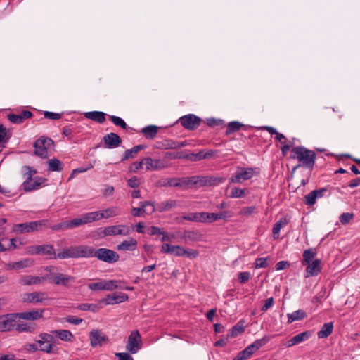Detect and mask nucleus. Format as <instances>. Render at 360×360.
Wrapping results in <instances>:
<instances>
[{
    "mask_svg": "<svg viewBox=\"0 0 360 360\" xmlns=\"http://www.w3.org/2000/svg\"><path fill=\"white\" fill-rule=\"evenodd\" d=\"M316 156V153L313 150L304 146L294 147L291 150L290 158L297 160L300 164L293 168V171H295L300 167L312 169L315 164Z\"/></svg>",
    "mask_w": 360,
    "mask_h": 360,
    "instance_id": "obj_1",
    "label": "nucleus"
},
{
    "mask_svg": "<svg viewBox=\"0 0 360 360\" xmlns=\"http://www.w3.org/2000/svg\"><path fill=\"white\" fill-rule=\"evenodd\" d=\"M94 251L95 248L86 245L71 246L58 252L57 257L59 259L91 258L94 257Z\"/></svg>",
    "mask_w": 360,
    "mask_h": 360,
    "instance_id": "obj_2",
    "label": "nucleus"
},
{
    "mask_svg": "<svg viewBox=\"0 0 360 360\" xmlns=\"http://www.w3.org/2000/svg\"><path fill=\"white\" fill-rule=\"evenodd\" d=\"M53 141L47 137H41L34 143V154L41 158H46L53 148Z\"/></svg>",
    "mask_w": 360,
    "mask_h": 360,
    "instance_id": "obj_3",
    "label": "nucleus"
},
{
    "mask_svg": "<svg viewBox=\"0 0 360 360\" xmlns=\"http://www.w3.org/2000/svg\"><path fill=\"white\" fill-rule=\"evenodd\" d=\"M130 228L124 224L108 226L103 229H98V234L101 237H106L111 236H127L130 233Z\"/></svg>",
    "mask_w": 360,
    "mask_h": 360,
    "instance_id": "obj_4",
    "label": "nucleus"
},
{
    "mask_svg": "<svg viewBox=\"0 0 360 360\" xmlns=\"http://www.w3.org/2000/svg\"><path fill=\"white\" fill-rule=\"evenodd\" d=\"M47 220H39L28 223L14 224L12 230L16 233H30L39 230L43 226H46L47 225Z\"/></svg>",
    "mask_w": 360,
    "mask_h": 360,
    "instance_id": "obj_5",
    "label": "nucleus"
},
{
    "mask_svg": "<svg viewBox=\"0 0 360 360\" xmlns=\"http://www.w3.org/2000/svg\"><path fill=\"white\" fill-rule=\"evenodd\" d=\"M94 257H96L99 261L108 264L115 263L120 259V255L118 253L112 250L105 248L95 249Z\"/></svg>",
    "mask_w": 360,
    "mask_h": 360,
    "instance_id": "obj_6",
    "label": "nucleus"
},
{
    "mask_svg": "<svg viewBox=\"0 0 360 360\" xmlns=\"http://www.w3.org/2000/svg\"><path fill=\"white\" fill-rule=\"evenodd\" d=\"M49 300L47 293L41 291L25 292L22 295V301L24 303L44 304Z\"/></svg>",
    "mask_w": 360,
    "mask_h": 360,
    "instance_id": "obj_7",
    "label": "nucleus"
},
{
    "mask_svg": "<svg viewBox=\"0 0 360 360\" xmlns=\"http://www.w3.org/2000/svg\"><path fill=\"white\" fill-rule=\"evenodd\" d=\"M27 252L30 255H42L49 256V259H59L56 254L55 250L51 245H32L30 246L27 249Z\"/></svg>",
    "mask_w": 360,
    "mask_h": 360,
    "instance_id": "obj_8",
    "label": "nucleus"
},
{
    "mask_svg": "<svg viewBox=\"0 0 360 360\" xmlns=\"http://www.w3.org/2000/svg\"><path fill=\"white\" fill-rule=\"evenodd\" d=\"M255 175V169L251 167L238 168L230 179L229 184L238 183L241 184L244 181H247L252 178Z\"/></svg>",
    "mask_w": 360,
    "mask_h": 360,
    "instance_id": "obj_9",
    "label": "nucleus"
},
{
    "mask_svg": "<svg viewBox=\"0 0 360 360\" xmlns=\"http://www.w3.org/2000/svg\"><path fill=\"white\" fill-rule=\"evenodd\" d=\"M39 340H36L39 350L46 353H51L53 347V337L49 333H41L39 335Z\"/></svg>",
    "mask_w": 360,
    "mask_h": 360,
    "instance_id": "obj_10",
    "label": "nucleus"
},
{
    "mask_svg": "<svg viewBox=\"0 0 360 360\" xmlns=\"http://www.w3.org/2000/svg\"><path fill=\"white\" fill-rule=\"evenodd\" d=\"M17 319H18L17 313L1 316L0 317V330L6 332L15 330Z\"/></svg>",
    "mask_w": 360,
    "mask_h": 360,
    "instance_id": "obj_11",
    "label": "nucleus"
},
{
    "mask_svg": "<svg viewBox=\"0 0 360 360\" xmlns=\"http://www.w3.org/2000/svg\"><path fill=\"white\" fill-rule=\"evenodd\" d=\"M141 347V338L138 330H134L128 337L126 349L131 354H136Z\"/></svg>",
    "mask_w": 360,
    "mask_h": 360,
    "instance_id": "obj_12",
    "label": "nucleus"
},
{
    "mask_svg": "<svg viewBox=\"0 0 360 360\" xmlns=\"http://www.w3.org/2000/svg\"><path fill=\"white\" fill-rule=\"evenodd\" d=\"M90 345L93 347H101L108 342V336L98 329H92L89 333Z\"/></svg>",
    "mask_w": 360,
    "mask_h": 360,
    "instance_id": "obj_13",
    "label": "nucleus"
},
{
    "mask_svg": "<svg viewBox=\"0 0 360 360\" xmlns=\"http://www.w3.org/2000/svg\"><path fill=\"white\" fill-rule=\"evenodd\" d=\"M179 122L185 129L194 130L200 126L201 119L193 114H188L181 117Z\"/></svg>",
    "mask_w": 360,
    "mask_h": 360,
    "instance_id": "obj_14",
    "label": "nucleus"
},
{
    "mask_svg": "<svg viewBox=\"0 0 360 360\" xmlns=\"http://www.w3.org/2000/svg\"><path fill=\"white\" fill-rule=\"evenodd\" d=\"M56 285L67 286L68 283L74 281L75 278L72 276H68L61 273H52L47 276Z\"/></svg>",
    "mask_w": 360,
    "mask_h": 360,
    "instance_id": "obj_15",
    "label": "nucleus"
},
{
    "mask_svg": "<svg viewBox=\"0 0 360 360\" xmlns=\"http://www.w3.org/2000/svg\"><path fill=\"white\" fill-rule=\"evenodd\" d=\"M45 309H32L28 311L18 312L17 316L18 319H21L27 321H37L43 317Z\"/></svg>",
    "mask_w": 360,
    "mask_h": 360,
    "instance_id": "obj_16",
    "label": "nucleus"
},
{
    "mask_svg": "<svg viewBox=\"0 0 360 360\" xmlns=\"http://www.w3.org/2000/svg\"><path fill=\"white\" fill-rule=\"evenodd\" d=\"M46 279V276H36L32 275H22L19 279L21 285H40Z\"/></svg>",
    "mask_w": 360,
    "mask_h": 360,
    "instance_id": "obj_17",
    "label": "nucleus"
},
{
    "mask_svg": "<svg viewBox=\"0 0 360 360\" xmlns=\"http://www.w3.org/2000/svg\"><path fill=\"white\" fill-rule=\"evenodd\" d=\"M304 277L309 278L317 276L321 271V259H315L313 262L307 264Z\"/></svg>",
    "mask_w": 360,
    "mask_h": 360,
    "instance_id": "obj_18",
    "label": "nucleus"
},
{
    "mask_svg": "<svg viewBox=\"0 0 360 360\" xmlns=\"http://www.w3.org/2000/svg\"><path fill=\"white\" fill-rule=\"evenodd\" d=\"M104 145L108 148H115L122 143L121 138L115 133L111 132L103 138Z\"/></svg>",
    "mask_w": 360,
    "mask_h": 360,
    "instance_id": "obj_19",
    "label": "nucleus"
},
{
    "mask_svg": "<svg viewBox=\"0 0 360 360\" xmlns=\"http://www.w3.org/2000/svg\"><path fill=\"white\" fill-rule=\"evenodd\" d=\"M34 264V261L32 259L26 258L18 262H13L5 264L7 270H19L25 268L30 267Z\"/></svg>",
    "mask_w": 360,
    "mask_h": 360,
    "instance_id": "obj_20",
    "label": "nucleus"
},
{
    "mask_svg": "<svg viewBox=\"0 0 360 360\" xmlns=\"http://www.w3.org/2000/svg\"><path fill=\"white\" fill-rule=\"evenodd\" d=\"M127 299L128 296L127 294L118 292L112 295H108L106 297L102 300V302L105 304H114L124 302L127 300Z\"/></svg>",
    "mask_w": 360,
    "mask_h": 360,
    "instance_id": "obj_21",
    "label": "nucleus"
},
{
    "mask_svg": "<svg viewBox=\"0 0 360 360\" xmlns=\"http://www.w3.org/2000/svg\"><path fill=\"white\" fill-rule=\"evenodd\" d=\"M311 335L312 332L310 330L300 333L296 335L295 336L292 337L291 339H290L286 343V347H290L295 345H298L304 341L309 340Z\"/></svg>",
    "mask_w": 360,
    "mask_h": 360,
    "instance_id": "obj_22",
    "label": "nucleus"
},
{
    "mask_svg": "<svg viewBox=\"0 0 360 360\" xmlns=\"http://www.w3.org/2000/svg\"><path fill=\"white\" fill-rule=\"evenodd\" d=\"M44 181L45 179L41 177L36 178L35 179L25 180L22 183V187L25 192H30L38 189Z\"/></svg>",
    "mask_w": 360,
    "mask_h": 360,
    "instance_id": "obj_23",
    "label": "nucleus"
},
{
    "mask_svg": "<svg viewBox=\"0 0 360 360\" xmlns=\"http://www.w3.org/2000/svg\"><path fill=\"white\" fill-rule=\"evenodd\" d=\"M32 116V112L29 110H22L19 114H9L8 119L13 124H22L25 120L30 118Z\"/></svg>",
    "mask_w": 360,
    "mask_h": 360,
    "instance_id": "obj_24",
    "label": "nucleus"
},
{
    "mask_svg": "<svg viewBox=\"0 0 360 360\" xmlns=\"http://www.w3.org/2000/svg\"><path fill=\"white\" fill-rule=\"evenodd\" d=\"M185 243L195 242L201 240L202 238V234L198 231L187 230L184 231L180 236Z\"/></svg>",
    "mask_w": 360,
    "mask_h": 360,
    "instance_id": "obj_25",
    "label": "nucleus"
},
{
    "mask_svg": "<svg viewBox=\"0 0 360 360\" xmlns=\"http://www.w3.org/2000/svg\"><path fill=\"white\" fill-rule=\"evenodd\" d=\"M137 248V241L133 238H129L127 240H123L121 243L117 245L118 251H134Z\"/></svg>",
    "mask_w": 360,
    "mask_h": 360,
    "instance_id": "obj_26",
    "label": "nucleus"
},
{
    "mask_svg": "<svg viewBox=\"0 0 360 360\" xmlns=\"http://www.w3.org/2000/svg\"><path fill=\"white\" fill-rule=\"evenodd\" d=\"M37 328L35 323L24 322L16 323L15 330L19 333H34Z\"/></svg>",
    "mask_w": 360,
    "mask_h": 360,
    "instance_id": "obj_27",
    "label": "nucleus"
},
{
    "mask_svg": "<svg viewBox=\"0 0 360 360\" xmlns=\"http://www.w3.org/2000/svg\"><path fill=\"white\" fill-rule=\"evenodd\" d=\"M98 212L101 219L114 217L121 214L120 209L116 206L110 207Z\"/></svg>",
    "mask_w": 360,
    "mask_h": 360,
    "instance_id": "obj_28",
    "label": "nucleus"
},
{
    "mask_svg": "<svg viewBox=\"0 0 360 360\" xmlns=\"http://www.w3.org/2000/svg\"><path fill=\"white\" fill-rule=\"evenodd\" d=\"M84 117L99 124H102L105 121V113L101 111L86 112L84 113Z\"/></svg>",
    "mask_w": 360,
    "mask_h": 360,
    "instance_id": "obj_29",
    "label": "nucleus"
},
{
    "mask_svg": "<svg viewBox=\"0 0 360 360\" xmlns=\"http://www.w3.org/2000/svg\"><path fill=\"white\" fill-rule=\"evenodd\" d=\"M317 251L316 248H309L304 250L302 257L303 259L301 261V264L302 266H306L307 264L313 262L315 257L316 256Z\"/></svg>",
    "mask_w": 360,
    "mask_h": 360,
    "instance_id": "obj_30",
    "label": "nucleus"
},
{
    "mask_svg": "<svg viewBox=\"0 0 360 360\" xmlns=\"http://www.w3.org/2000/svg\"><path fill=\"white\" fill-rule=\"evenodd\" d=\"M214 152L212 150H209L205 153L203 150L199 151L197 153H190L186 156V158L191 161H199L202 159L210 158Z\"/></svg>",
    "mask_w": 360,
    "mask_h": 360,
    "instance_id": "obj_31",
    "label": "nucleus"
},
{
    "mask_svg": "<svg viewBox=\"0 0 360 360\" xmlns=\"http://www.w3.org/2000/svg\"><path fill=\"white\" fill-rule=\"evenodd\" d=\"M288 224V220L285 217L281 218L276 223L274 224L272 229V236L274 240L279 238V233L281 229Z\"/></svg>",
    "mask_w": 360,
    "mask_h": 360,
    "instance_id": "obj_32",
    "label": "nucleus"
},
{
    "mask_svg": "<svg viewBox=\"0 0 360 360\" xmlns=\"http://www.w3.org/2000/svg\"><path fill=\"white\" fill-rule=\"evenodd\" d=\"M158 129L155 125H148L141 129V133L146 139H153L157 136Z\"/></svg>",
    "mask_w": 360,
    "mask_h": 360,
    "instance_id": "obj_33",
    "label": "nucleus"
},
{
    "mask_svg": "<svg viewBox=\"0 0 360 360\" xmlns=\"http://www.w3.org/2000/svg\"><path fill=\"white\" fill-rule=\"evenodd\" d=\"M333 323L332 322L326 323L323 325L317 335L319 339L328 338L333 332Z\"/></svg>",
    "mask_w": 360,
    "mask_h": 360,
    "instance_id": "obj_34",
    "label": "nucleus"
},
{
    "mask_svg": "<svg viewBox=\"0 0 360 360\" xmlns=\"http://www.w3.org/2000/svg\"><path fill=\"white\" fill-rule=\"evenodd\" d=\"M143 160L144 165L148 170H157L162 168V167L160 166L161 161L160 160H153L151 158H145Z\"/></svg>",
    "mask_w": 360,
    "mask_h": 360,
    "instance_id": "obj_35",
    "label": "nucleus"
},
{
    "mask_svg": "<svg viewBox=\"0 0 360 360\" xmlns=\"http://www.w3.org/2000/svg\"><path fill=\"white\" fill-rule=\"evenodd\" d=\"M48 170L50 172H61L63 170V164L57 158L49 159L46 162Z\"/></svg>",
    "mask_w": 360,
    "mask_h": 360,
    "instance_id": "obj_36",
    "label": "nucleus"
},
{
    "mask_svg": "<svg viewBox=\"0 0 360 360\" xmlns=\"http://www.w3.org/2000/svg\"><path fill=\"white\" fill-rule=\"evenodd\" d=\"M176 206V201L174 200H168L162 202L157 205V210L160 212L169 211Z\"/></svg>",
    "mask_w": 360,
    "mask_h": 360,
    "instance_id": "obj_37",
    "label": "nucleus"
},
{
    "mask_svg": "<svg viewBox=\"0 0 360 360\" xmlns=\"http://www.w3.org/2000/svg\"><path fill=\"white\" fill-rule=\"evenodd\" d=\"M145 148L146 146L144 145H138L133 147L131 149L125 150L124 157L122 160L124 161L125 160L133 158L138 153L139 151L144 149Z\"/></svg>",
    "mask_w": 360,
    "mask_h": 360,
    "instance_id": "obj_38",
    "label": "nucleus"
},
{
    "mask_svg": "<svg viewBox=\"0 0 360 360\" xmlns=\"http://www.w3.org/2000/svg\"><path fill=\"white\" fill-rule=\"evenodd\" d=\"M52 333L63 341H71L73 338L72 333L68 330H55Z\"/></svg>",
    "mask_w": 360,
    "mask_h": 360,
    "instance_id": "obj_39",
    "label": "nucleus"
},
{
    "mask_svg": "<svg viewBox=\"0 0 360 360\" xmlns=\"http://www.w3.org/2000/svg\"><path fill=\"white\" fill-rule=\"evenodd\" d=\"M288 323H291L295 321L302 320L307 316V314L303 310H297L291 314H288Z\"/></svg>",
    "mask_w": 360,
    "mask_h": 360,
    "instance_id": "obj_40",
    "label": "nucleus"
},
{
    "mask_svg": "<svg viewBox=\"0 0 360 360\" xmlns=\"http://www.w3.org/2000/svg\"><path fill=\"white\" fill-rule=\"evenodd\" d=\"M98 211H94L83 214L84 221L86 224L92 223L101 220Z\"/></svg>",
    "mask_w": 360,
    "mask_h": 360,
    "instance_id": "obj_41",
    "label": "nucleus"
},
{
    "mask_svg": "<svg viewBox=\"0 0 360 360\" xmlns=\"http://www.w3.org/2000/svg\"><path fill=\"white\" fill-rule=\"evenodd\" d=\"M243 124L238 121L230 122L226 128V134L230 135L240 129Z\"/></svg>",
    "mask_w": 360,
    "mask_h": 360,
    "instance_id": "obj_42",
    "label": "nucleus"
},
{
    "mask_svg": "<svg viewBox=\"0 0 360 360\" xmlns=\"http://www.w3.org/2000/svg\"><path fill=\"white\" fill-rule=\"evenodd\" d=\"M182 219L187 221L201 222L204 220L202 218V212H190L182 217Z\"/></svg>",
    "mask_w": 360,
    "mask_h": 360,
    "instance_id": "obj_43",
    "label": "nucleus"
},
{
    "mask_svg": "<svg viewBox=\"0 0 360 360\" xmlns=\"http://www.w3.org/2000/svg\"><path fill=\"white\" fill-rule=\"evenodd\" d=\"M120 281L110 280L103 281L104 290H113L117 288H123Z\"/></svg>",
    "mask_w": 360,
    "mask_h": 360,
    "instance_id": "obj_44",
    "label": "nucleus"
},
{
    "mask_svg": "<svg viewBox=\"0 0 360 360\" xmlns=\"http://www.w3.org/2000/svg\"><path fill=\"white\" fill-rule=\"evenodd\" d=\"M147 205H149L148 203V201H143L139 202V207H133L131 209V214L134 217H141L143 216L144 212L146 211L145 207H147Z\"/></svg>",
    "mask_w": 360,
    "mask_h": 360,
    "instance_id": "obj_45",
    "label": "nucleus"
},
{
    "mask_svg": "<svg viewBox=\"0 0 360 360\" xmlns=\"http://www.w3.org/2000/svg\"><path fill=\"white\" fill-rule=\"evenodd\" d=\"M268 340L269 339H266L265 337H264L262 339L255 340L254 342L250 345L248 347L254 354L257 350L263 347L268 342Z\"/></svg>",
    "mask_w": 360,
    "mask_h": 360,
    "instance_id": "obj_46",
    "label": "nucleus"
},
{
    "mask_svg": "<svg viewBox=\"0 0 360 360\" xmlns=\"http://www.w3.org/2000/svg\"><path fill=\"white\" fill-rule=\"evenodd\" d=\"M77 308L82 311H91L92 312H96L99 310L100 307L95 304L83 303L79 304Z\"/></svg>",
    "mask_w": 360,
    "mask_h": 360,
    "instance_id": "obj_47",
    "label": "nucleus"
},
{
    "mask_svg": "<svg viewBox=\"0 0 360 360\" xmlns=\"http://www.w3.org/2000/svg\"><path fill=\"white\" fill-rule=\"evenodd\" d=\"M252 354V352L248 346L245 349L240 352L233 360H246L249 359Z\"/></svg>",
    "mask_w": 360,
    "mask_h": 360,
    "instance_id": "obj_48",
    "label": "nucleus"
},
{
    "mask_svg": "<svg viewBox=\"0 0 360 360\" xmlns=\"http://www.w3.org/2000/svg\"><path fill=\"white\" fill-rule=\"evenodd\" d=\"M246 195L245 189L240 188L238 187H233L231 189L229 195L231 198H240Z\"/></svg>",
    "mask_w": 360,
    "mask_h": 360,
    "instance_id": "obj_49",
    "label": "nucleus"
},
{
    "mask_svg": "<svg viewBox=\"0 0 360 360\" xmlns=\"http://www.w3.org/2000/svg\"><path fill=\"white\" fill-rule=\"evenodd\" d=\"M109 119L113 122L115 125L120 127L123 129H127L128 127L124 120L118 116L109 115Z\"/></svg>",
    "mask_w": 360,
    "mask_h": 360,
    "instance_id": "obj_50",
    "label": "nucleus"
},
{
    "mask_svg": "<svg viewBox=\"0 0 360 360\" xmlns=\"http://www.w3.org/2000/svg\"><path fill=\"white\" fill-rule=\"evenodd\" d=\"M184 177L182 178H172L169 179L165 186H173V187H183L185 186Z\"/></svg>",
    "mask_w": 360,
    "mask_h": 360,
    "instance_id": "obj_51",
    "label": "nucleus"
},
{
    "mask_svg": "<svg viewBox=\"0 0 360 360\" xmlns=\"http://www.w3.org/2000/svg\"><path fill=\"white\" fill-rule=\"evenodd\" d=\"M244 331V326L240 323H238L236 324L230 330L228 337L233 338L239 334L242 333Z\"/></svg>",
    "mask_w": 360,
    "mask_h": 360,
    "instance_id": "obj_52",
    "label": "nucleus"
},
{
    "mask_svg": "<svg viewBox=\"0 0 360 360\" xmlns=\"http://www.w3.org/2000/svg\"><path fill=\"white\" fill-rule=\"evenodd\" d=\"M316 193L313 191L304 197V203L307 205H314L316 201Z\"/></svg>",
    "mask_w": 360,
    "mask_h": 360,
    "instance_id": "obj_53",
    "label": "nucleus"
},
{
    "mask_svg": "<svg viewBox=\"0 0 360 360\" xmlns=\"http://www.w3.org/2000/svg\"><path fill=\"white\" fill-rule=\"evenodd\" d=\"M196 184L197 186H204L209 185V183H212V179H209V177L201 176H195Z\"/></svg>",
    "mask_w": 360,
    "mask_h": 360,
    "instance_id": "obj_54",
    "label": "nucleus"
},
{
    "mask_svg": "<svg viewBox=\"0 0 360 360\" xmlns=\"http://www.w3.org/2000/svg\"><path fill=\"white\" fill-rule=\"evenodd\" d=\"M202 218H204L202 222H213L217 220V214L202 212Z\"/></svg>",
    "mask_w": 360,
    "mask_h": 360,
    "instance_id": "obj_55",
    "label": "nucleus"
},
{
    "mask_svg": "<svg viewBox=\"0 0 360 360\" xmlns=\"http://www.w3.org/2000/svg\"><path fill=\"white\" fill-rule=\"evenodd\" d=\"M256 212H257V208L255 206L244 207L240 210L239 214L242 215V216L248 217Z\"/></svg>",
    "mask_w": 360,
    "mask_h": 360,
    "instance_id": "obj_56",
    "label": "nucleus"
},
{
    "mask_svg": "<svg viewBox=\"0 0 360 360\" xmlns=\"http://www.w3.org/2000/svg\"><path fill=\"white\" fill-rule=\"evenodd\" d=\"M171 254L177 257H183L184 255V248L179 245H173Z\"/></svg>",
    "mask_w": 360,
    "mask_h": 360,
    "instance_id": "obj_57",
    "label": "nucleus"
},
{
    "mask_svg": "<svg viewBox=\"0 0 360 360\" xmlns=\"http://www.w3.org/2000/svg\"><path fill=\"white\" fill-rule=\"evenodd\" d=\"M255 265V268H257V269L267 267L268 266L267 258L259 257V258L256 259Z\"/></svg>",
    "mask_w": 360,
    "mask_h": 360,
    "instance_id": "obj_58",
    "label": "nucleus"
},
{
    "mask_svg": "<svg viewBox=\"0 0 360 360\" xmlns=\"http://www.w3.org/2000/svg\"><path fill=\"white\" fill-rule=\"evenodd\" d=\"M354 215L352 213L345 212L340 216V221L342 224H347L352 218Z\"/></svg>",
    "mask_w": 360,
    "mask_h": 360,
    "instance_id": "obj_59",
    "label": "nucleus"
},
{
    "mask_svg": "<svg viewBox=\"0 0 360 360\" xmlns=\"http://www.w3.org/2000/svg\"><path fill=\"white\" fill-rule=\"evenodd\" d=\"M198 256V251L193 249L184 248V255L188 258H196Z\"/></svg>",
    "mask_w": 360,
    "mask_h": 360,
    "instance_id": "obj_60",
    "label": "nucleus"
},
{
    "mask_svg": "<svg viewBox=\"0 0 360 360\" xmlns=\"http://www.w3.org/2000/svg\"><path fill=\"white\" fill-rule=\"evenodd\" d=\"M44 116L45 118L49 120H59L61 117L62 114L49 111H44Z\"/></svg>",
    "mask_w": 360,
    "mask_h": 360,
    "instance_id": "obj_61",
    "label": "nucleus"
},
{
    "mask_svg": "<svg viewBox=\"0 0 360 360\" xmlns=\"http://www.w3.org/2000/svg\"><path fill=\"white\" fill-rule=\"evenodd\" d=\"M88 288L91 290H104L103 281L89 283Z\"/></svg>",
    "mask_w": 360,
    "mask_h": 360,
    "instance_id": "obj_62",
    "label": "nucleus"
},
{
    "mask_svg": "<svg viewBox=\"0 0 360 360\" xmlns=\"http://www.w3.org/2000/svg\"><path fill=\"white\" fill-rule=\"evenodd\" d=\"M250 278V273L248 271L240 272L238 274V281L240 283H245Z\"/></svg>",
    "mask_w": 360,
    "mask_h": 360,
    "instance_id": "obj_63",
    "label": "nucleus"
},
{
    "mask_svg": "<svg viewBox=\"0 0 360 360\" xmlns=\"http://www.w3.org/2000/svg\"><path fill=\"white\" fill-rule=\"evenodd\" d=\"M114 187L110 185H105L102 191V193L105 197L111 196L114 193Z\"/></svg>",
    "mask_w": 360,
    "mask_h": 360,
    "instance_id": "obj_64",
    "label": "nucleus"
}]
</instances>
